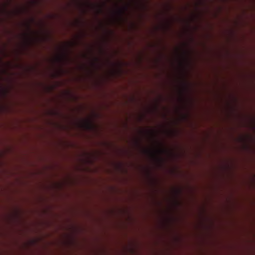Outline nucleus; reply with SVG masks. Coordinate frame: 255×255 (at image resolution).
Returning <instances> with one entry per match:
<instances>
[{
	"label": "nucleus",
	"instance_id": "1",
	"mask_svg": "<svg viewBox=\"0 0 255 255\" xmlns=\"http://www.w3.org/2000/svg\"><path fill=\"white\" fill-rule=\"evenodd\" d=\"M82 126L86 129H91L93 127L92 124L89 120L84 121Z\"/></svg>",
	"mask_w": 255,
	"mask_h": 255
},
{
	"label": "nucleus",
	"instance_id": "2",
	"mask_svg": "<svg viewBox=\"0 0 255 255\" xmlns=\"http://www.w3.org/2000/svg\"><path fill=\"white\" fill-rule=\"evenodd\" d=\"M66 59V55L64 53L60 56H58L56 58V60L58 62H64Z\"/></svg>",
	"mask_w": 255,
	"mask_h": 255
},
{
	"label": "nucleus",
	"instance_id": "3",
	"mask_svg": "<svg viewBox=\"0 0 255 255\" xmlns=\"http://www.w3.org/2000/svg\"><path fill=\"white\" fill-rule=\"evenodd\" d=\"M145 151L148 153V154H150L151 155H152L153 157H156V154H157V153L156 152H153V151H152L151 150H145Z\"/></svg>",
	"mask_w": 255,
	"mask_h": 255
},
{
	"label": "nucleus",
	"instance_id": "4",
	"mask_svg": "<svg viewBox=\"0 0 255 255\" xmlns=\"http://www.w3.org/2000/svg\"><path fill=\"white\" fill-rule=\"evenodd\" d=\"M118 13H119V14L121 15L123 13V10L122 9H120L119 11H118Z\"/></svg>",
	"mask_w": 255,
	"mask_h": 255
},
{
	"label": "nucleus",
	"instance_id": "5",
	"mask_svg": "<svg viewBox=\"0 0 255 255\" xmlns=\"http://www.w3.org/2000/svg\"><path fill=\"white\" fill-rule=\"evenodd\" d=\"M97 8H98V9L99 11L101 12V10H102L101 7V6H97Z\"/></svg>",
	"mask_w": 255,
	"mask_h": 255
},
{
	"label": "nucleus",
	"instance_id": "6",
	"mask_svg": "<svg viewBox=\"0 0 255 255\" xmlns=\"http://www.w3.org/2000/svg\"><path fill=\"white\" fill-rule=\"evenodd\" d=\"M176 192H177V194H179L180 192V190H177Z\"/></svg>",
	"mask_w": 255,
	"mask_h": 255
},
{
	"label": "nucleus",
	"instance_id": "7",
	"mask_svg": "<svg viewBox=\"0 0 255 255\" xmlns=\"http://www.w3.org/2000/svg\"><path fill=\"white\" fill-rule=\"evenodd\" d=\"M184 88L186 89V85L185 84H184Z\"/></svg>",
	"mask_w": 255,
	"mask_h": 255
},
{
	"label": "nucleus",
	"instance_id": "8",
	"mask_svg": "<svg viewBox=\"0 0 255 255\" xmlns=\"http://www.w3.org/2000/svg\"><path fill=\"white\" fill-rule=\"evenodd\" d=\"M186 53H187V52H186V51H184V55H186Z\"/></svg>",
	"mask_w": 255,
	"mask_h": 255
},
{
	"label": "nucleus",
	"instance_id": "9",
	"mask_svg": "<svg viewBox=\"0 0 255 255\" xmlns=\"http://www.w3.org/2000/svg\"><path fill=\"white\" fill-rule=\"evenodd\" d=\"M162 151V150H158V152H160H160H161Z\"/></svg>",
	"mask_w": 255,
	"mask_h": 255
}]
</instances>
